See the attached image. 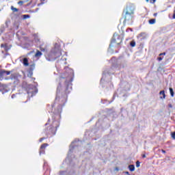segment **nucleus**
I'll list each match as a JSON object with an SVG mask.
<instances>
[{
	"instance_id": "nucleus-34",
	"label": "nucleus",
	"mask_w": 175,
	"mask_h": 175,
	"mask_svg": "<svg viewBox=\"0 0 175 175\" xmlns=\"http://www.w3.org/2000/svg\"><path fill=\"white\" fill-rule=\"evenodd\" d=\"M125 173L126 174L131 175V174H129V172H126Z\"/></svg>"
},
{
	"instance_id": "nucleus-2",
	"label": "nucleus",
	"mask_w": 175,
	"mask_h": 175,
	"mask_svg": "<svg viewBox=\"0 0 175 175\" xmlns=\"http://www.w3.org/2000/svg\"><path fill=\"white\" fill-rule=\"evenodd\" d=\"M61 55H62L61 50L54 48L46 55V58L48 61H54L57 59V58H59Z\"/></svg>"
},
{
	"instance_id": "nucleus-20",
	"label": "nucleus",
	"mask_w": 175,
	"mask_h": 175,
	"mask_svg": "<svg viewBox=\"0 0 175 175\" xmlns=\"http://www.w3.org/2000/svg\"><path fill=\"white\" fill-rule=\"evenodd\" d=\"M136 167H140V161H137L136 162Z\"/></svg>"
},
{
	"instance_id": "nucleus-35",
	"label": "nucleus",
	"mask_w": 175,
	"mask_h": 175,
	"mask_svg": "<svg viewBox=\"0 0 175 175\" xmlns=\"http://www.w3.org/2000/svg\"><path fill=\"white\" fill-rule=\"evenodd\" d=\"M142 158H146V154H142Z\"/></svg>"
},
{
	"instance_id": "nucleus-8",
	"label": "nucleus",
	"mask_w": 175,
	"mask_h": 175,
	"mask_svg": "<svg viewBox=\"0 0 175 175\" xmlns=\"http://www.w3.org/2000/svg\"><path fill=\"white\" fill-rule=\"evenodd\" d=\"M46 147H49V144H43L41 145L40 148V155H42V154H44V150H46Z\"/></svg>"
},
{
	"instance_id": "nucleus-23",
	"label": "nucleus",
	"mask_w": 175,
	"mask_h": 175,
	"mask_svg": "<svg viewBox=\"0 0 175 175\" xmlns=\"http://www.w3.org/2000/svg\"><path fill=\"white\" fill-rule=\"evenodd\" d=\"M23 3H24V1H20L18 2V5H23Z\"/></svg>"
},
{
	"instance_id": "nucleus-12",
	"label": "nucleus",
	"mask_w": 175,
	"mask_h": 175,
	"mask_svg": "<svg viewBox=\"0 0 175 175\" xmlns=\"http://www.w3.org/2000/svg\"><path fill=\"white\" fill-rule=\"evenodd\" d=\"M159 95L163 96H160V99H165L166 98V94H165V90L160 91Z\"/></svg>"
},
{
	"instance_id": "nucleus-19",
	"label": "nucleus",
	"mask_w": 175,
	"mask_h": 175,
	"mask_svg": "<svg viewBox=\"0 0 175 175\" xmlns=\"http://www.w3.org/2000/svg\"><path fill=\"white\" fill-rule=\"evenodd\" d=\"M29 17H31L29 14H25L23 15V18H29Z\"/></svg>"
},
{
	"instance_id": "nucleus-28",
	"label": "nucleus",
	"mask_w": 175,
	"mask_h": 175,
	"mask_svg": "<svg viewBox=\"0 0 175 175\" xmlns=\"http://www.w3.org/2000/svg\"><path fill=\"white\" fill-rule=\"evenodd\" d=\"M158 61H162L163 59V58H162L161 57H159L157 58Z\"/></svg>"
},
{
	"instance_id": "nucleus-14",
	"label": "nucleus",
	"mask_w": 175,
	"mask_h": 175,
	"mask_svg": "<svg viewBox=\"0 0 175 175\" xmlns=\"http://www.w3.org/2000/svg\"><path fill=\"white\" fill-rule=\"evenodd\" d=\"M11 10L13 12V13H16V12H18V8H14V6L12 5Z\"/></svg>"
},
{
	"instance_id": "nucleus-4",
	"label": "nucleus",
	"mask_w": 175,
	"mask_h": 175,
	"mask_svg": "<svg viewBox=\"0 0 175 175\" xmlns=\"http://www.w3.org/2000/svg\"><path fill=\"white\" fill-rule=\"evenodd\" d=\"M123 13L135 15V5H133V4L127 5L126 9L123 11Z\"/></svg>"
},
{
	"instance_id": "nucleus-7",
	"label": "nucleus",
	"mask_w": 175,
	"mask_h": 175,
	"mask_svg": "<svg viewBox=\"0 0 175 175\" xmlns=\"http://www.w3.org/2000/svg\"><path fill=\"white\" fill-rule=\"evenodd\" d=\"M58 126H59V125H57L56 126H53L49 129V135H50V137H51L52 136H54V135H55V133H57V129H58Z\"/></svg>"
},
{
	"instance_id": "nucleus-6",
	"label": "nucleus",
	"mask_w": 175,
	"mask_h": 175,
	"mask_svg": "<svg viewBox=\"0 0 175 175\" xmlns=\"http://www.w3.org/2000/svg\"><path fill=\"white\" fill-rule=\"evenodd\" d=\"M11 72L10 71H6L5 70H1L0 71V81H2V80H3V77H5V76H9V75H10Z\"/></svg>"
},
{
	"instance_id": "nucleus-25",
	"label": "nucleus",
	"mask_w": 175,
	"mask_h": 175,
	"mask_svg": "<svg viewBox=\"0 0 175 175\" xmlns=\"http://www.w3.org/2000/svg\"><path fill=\"white\" fill-rule=\"evenodd\" d=\"M150 3H155V2H157V0H150Z\"/></svg>"
},
{
	"instance_id": "nucleus-30",
	"label": "nucleus",
	"mask_w": 175,
	"mask_h": 175,
	"mask_svg": "<svg viewBox=\"0 0 175 175\" xmlns=\"http://www.w3.org/2000/svg\"><path fill=\"white\" fill-rule=\"evenodd\" d=\"M168 107H170V109H172V107H173V105H172V104H169V105H168Z\"/></svg>"
},
{
	"instance_id": "nucleus-36",
	"label": "nucleus",
	"mask_w": 175,
	"mask_h": 175,
	"mask_svg": "<svg viewBox=\"0 0 175 175\" xmlns=\"http://www.w3.org/2000/svg\"><path fill=\"white\" fill-rule=\"evenodd\" d=\"M33 68L35 67V64L33 65Z\"/></svg>"
},
{
	"instance_id": "nucleus-24",
	"label": "nucleus",
	"mask_w": 175,
	"mask_h": 175,
	"mask_svg": "<svg viewBox=\"0 0 175 175\" xmlns=\"http://www.w3.org/2000/svg\"><path fill=\"white\" fill-rule=\"evenodd\" d=\"M44 139H46V138H44V137L40 138L39 140L40 143H42L43 142V140H44Z\"/></svg>"
},
{
	"instance_id": "nucleus-15",
	"label": "nucleus",
	"mask_w": 175,
	"mask_h": 175,
	"mask_svg": "<svg viewBox=\"0 0 175 175\" xmlns=\"http://www.w3.org/2000/svg\"><path fill=\"white\" fill-rule=\"evenodd\" d=\"M129 169L130 172H135V165H129Z\"/></svg>"
},
{
	"instance_id": "nucleus-37",
	"label": "nucleus",
	"mask_w": 175,
	"mask_h": 175,
	"mask_svg": "<svg viewBox=\"0 0 175 175\" xmlns=\"http://www.w3.org/2000/svg\"><path fill=\"white\" fill-rule=\"evenodd\" d=\"M29 87H31V85H29Z\"/></svg>"
},
{
	"instance_id": "nucleus-10",
	"label": "nucleus",
	"mask_w": 175,
	"mask_h": 175,
	"mask_svg": "<svg viewBox=\"0 0 175 175\" xmlns=\"http://www.w3.org/2000/svg\"><path fill=\"white\" fill-rule=\"evenodd\" d=\"M42 52L39 50H37L35 54V57L36 58H40V57H42Z\"/></svg>"
},
{
	"instance_id": "nucleus-29",
	"label": "nucleus",
	"mask_w": 175,
	"mask_h": 175,
	"mask_svg": "<svg viewBox=\"0 0 175 175\" xmlns=\"http://www.w3.org/2000/svg\"><path fill=\"white\" fill-rule=\"evenodd\" d=\"M161 152H163V154H166V150H165L163 149L161 150Z\"/></svg>"
},
{
	"instance_id": "nucleus-9",
	"label": "nucleus",
	"mask_w": 175,
	"mask_h": 175,
	"mask_svg": "<svg viewBox=\"0 0 175 175\" xmlns=\"http://www.w3.org/2000/svg\"><path fill=\"white\" fill-rule=\"evenodd\" d=\"M25 84H27V83H23L22 85V87H23V88L26 89V91H27V94L29 95H30V94H31V95H33V90L31 91V89L28 88V87L24 86V85H25Z\"/></svg>"
},
{
	"instance_id": "nucleus-11",
	"label": "nucleus",
	"mask_w": 175,
	"mask_h": 175,
	"mask_svg": "<svg viewBox=\"0 0 175 175\" xmlns=\"http://www.w3.org/2000/svg\"><path fill=\"white\" fill-rule=\"evenodd\" d=\"M23 64L24 66H28L29 65V63L28 62V58L27 57L23 58Z\"/></svg>"
},
{
	"instance_id": "nucleus-13",
	"label": "nucleus",
	"mask_w": 175,
	"mask_h": 175,
	"mask_svg": "<svg viewBox=\"0 0 175 175\" xmlns=\"http://www.w3.org/2000/svg\"><path fill=\"white\" fill-rule=\"evenodd\" d=\"M1 47L4 48L5 51H8L9 50V46H8V44H1Z\"/></svg>"
},
{
	"instance_id": "nucleus-33",
	"label": "nucleus",
	"mask_w": 175,
	"mask_h": 175,
	"mask_svg": "<svg viewBox=\"0 0 175 175\" xmlns=\"http://www.w3.org/2000/svg\"><path fill=\"white\" fill-rule=\"evenodd\" d=\"M143 35H144V33H141L139 34V36H142Z\"/></svg>"
},
{
	"instance_id": "nucleus-17",
	"label": "nucleus",
	"mask_w": 175,
	"mask_h": 175,
	"mask_svg": "<svg viewBox=\"0 0 175 175\" xmlns=\"http://www.w3.org/2000/svg\"><path fill=\"white\" fill-rule=\"evenodd\" d=\"M170 92L171 96H174V92L173 91V88H170Z\"/></svg>"
},
{
	"instance_id": "nucleus-22",
	"label": "nucleus",
	"mask_w": 175,
	"mask_h": 175,
	"mask_svg": "<svg viewBox=\"0 0 175 175\" xmlns=\"http://www.w3.org/2000/svg\"><path fill=\"white\" fill-rule=\"evenodd\" d=\"M171 136H172V139H175V131L172 133Z\"/></svg>"
},
{
	"instance_id": "nucleus-26",
	"label": "nucleus",
	"mask_w": 175,
	"mask_h": 175,
	"mask_svg": "<svg viewBox=\"0 0 175 175\" xmlns=\"http://www.w3.org/2000/svg\"><path fill=\"white\" fill-rule=\"evenodd\" d=\"M161 55H166V53H161L159 54V57H161Z\"/></svg>"
},
{
	"instance_id": "nucleus-31",
	"label": "nucleus",
	"mask_w": 175,
	"mask_h": 175,
	"mask_svg": "<svg viewBox=\"0 0 175 175\" xmlns=\"http://www.w3.org/2000/svg\"><path fill=\"white\" fill-rule=\"evenodd\" d=\"M44 1H46V0H40L41 3H42V4L44 3Z\"/></svg>"
},
{
	"instance_id": "nucleus-18",
	"label": "nucleus",
	"mask_w": 175,
	"mask_h": 175,
	"mask_svg": "<svg viewBox=\"0 0 175 175\" xmlns=\"http://www.w3.org/2000/svg\"><path fill=\"white\" fill-rule=\"evenodd\" d=\"M130 45L131 47H135L136 46V42L135 41H131Z\"/></svg>"
},
{
	"instance_id": "nucleus-27",
	"label": "nucleus",
	"mask_w": 175,
	"mask_h": 175,
	"mask_svg": "<svg viewBox=\"0 0 175 175\" xmlns=\"http://www.w3.org/2000/svg\"><path fill=\"white\" fill-rule=\"evenodd\" d=\"M5 87V85L0 83V88H3Z\"/></svg>"
},
{
	"instance_id": "nucleus-21",
	"label": "nucleus",
	"mask_w": 175,
	"mask_h": 175,
	"mask_svg": "<svg viewBox=\"0 0 175 175\" xmlns=\"http://www.w3.org/2000/svg\"><path fill=\"white\" fill-rule=\"evenodd\" d=\"M40 50L41 51H46V48H43V47H42V46H40Z\"/></svg>"
},
{
	"instance_id": "nucleus-3",
	"label": "nucleus",
	"mask_w": 175,
	"mask_h": 175,
	"mask_svg": "<svg viewBox=\"0 0 175 175\" xmlns=\"http://www.w3.org/2000/svg\"><path fill=\"white\" fill-rule=\"evenodd\" d=\"M122 16L124 18V23H133V17H135V15L123 12Z\"/></svg>"
},
{
	"instance_id": "nucleus-16",
	"label": "nucleus",
	"mask_w": 175,
	"mask_h": 175,
	"mask_svg": "<svg viewBox=\"0 0 175 175\" xmlns=\"http://www.w3.org/2000/svg\"><path fill=\"white\" fill-rule=\"evenodd\" d=\"M155 21L156 20L154 18L150 19L149 20V24L150 25L155 24Z\"/></svg>"
},
{
	"instance_id": "nucleus-5",
	"label": "nucleus",
	"mask_w": 175,
	"mask_h": 175,
	"mask_svg": "<svg viewBox=\"0 0 175 175\" xmlns=\"http://www.w3.org/2000/svg\"><path fill=\"white\" fill-rule=\"evenodd\" d=\"M113 43H116V44H121L122 43V39H121V36L118 34H113V38L111 41V44Z\"/></svg>"
},
{
	"instance_id": "nucleus-1",
	"label": "nucleus",
	"mask_w": 175,
	"mask_h": 175,
	"mask_svg": "<svg viewBox=\"0 0 175 175\" xmlns=\"http://www.w3.org/2000/svg\"><path fill=\"white\" fill-rule=\"evenodd\" d=\"M72 81H73V70L71 69H68L66 72L61 74L58 79L59 85L57 88L55 100L61 102V107L65 106V103H66V98L59 97L58 94H59L61 91H63L66 96L69 94V92H70V90H72V87H70Z\"/></svg>"
},
{
	"instance_id": "nucleus-32",
	"label": "nucleus",
	"mask_w": 175,
	"mask_h": 175,
	"mask_svg": "<svg viewBox=\"0 0 175 175\" xmlns=\"http://www.w3.org/2000/svg\"><path fill=\"white\" fill-rule=\"evenodd\" d=\"M153 16H154V17H157V16H158V14H157V13H154V14H153Z\"/></svg>"
}]
</instances>
